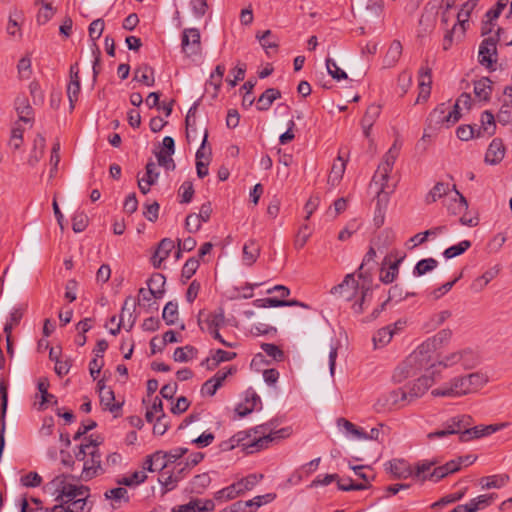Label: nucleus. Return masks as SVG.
Here are the masks:
<instances>
[{"mask_svg":"<svg viewBox=\"0 0 512 512\" xmlns=\"http://www.w3.org/2000/svg\"><path fill=\"white\" fill-rule=\"evenodd\" d=\"M69 479L67 475H58L47 483L45 490L55 496L58 505H63V512H89V488L73 484Z\"/></svg>","mask_w":512,"mask_h":512,"instance_id":"1","label":"nucleus"},{"mask_svg":"<svg viewBox=\"0 0 512 512\" xmlns=\"http://www.w3.org/2000/svg\"><path fill=\"white\" fill-rule=\"evenodd\" d=\"M401 147L402 142L399 139H395L392 146L383 156V159L372 178L371 186L376 187V198L378 206H380L382 203L386 205L389 199V195L392 194L395 190L396 185L390 184L389 179L395 161L400 154Z\"/></svg>","mask_w":512,"mask_h":512,"instance_id":"2","label":"nucleus"},{"mask_svg":"<svg viewBox=\"0 0 512 512\" xmlns=\"http://www.w3.org/2000/svg\"><path fill=\"white\" fill-rule=\"evenodd\" d=\"M270 424L259 425L255 428L254 433L260 434L258 437H254L249 440L250 435L246 431H240L231 438V445L229 448H234L235 445H240L248 453H254L260 451L269 446V444L276 439H283L291 434V428H281L276 431H270Z\"/></svg>","mask_w":512,"mask_h":512,"instance_id":"3","label":"nucleus"},{"mask_svg":"<svg viewBox=\"0 0 512 512\" xmlns=\"http://www.w3.org/2000/svg\"><path fill=\"white\" fill-rule=\"evenodd\" d=\"M488 382V377L480 372L457 376L431 391L433 397L458 398L474 393Z\"/></svg>","mask_w":512,"mask_h":512,"instance_id":"4","label":"nucleus"},{"mask_svg":"<svg viewBox=\"0 0 512 512\" xmlns=\"http://www.w3.org/2000/svg\"><path fill=\"white\" fill-rule=\"evenodd\" d=\"M432 352L428 348H424V343H421L404 361L399 365L394 374L393 380L395 382H402L408 377L415 376L420 371H437L438 361L432 360Z\"/></svg>","mask_w":512,"mask_h":512,"instance_id":"5","label":"nucleus"},{"mask_svg":"<svg viewBox=\"0 0 512 512\" xmlns=\"http://www.w3.org/2000/svg\"><path fill=\"white\" fill-rule=\"evenodd\" d=\"M370 283L371 282L363 281V283L359 285L358 281L355 279V274L351 273L347 274L340 284L332 287L330 292L345 301H352L360 293L359 302H355L352 306L354 312L360 314L363 312V303L370 290Z\"/></svg>","mask_w":512,"mask_h":512,"instance_id":"6","label":"nucleus"},{"mask_svg":"<svg viewBox=\"0 0 512 512\" xmlns=\"http://www.w3.org/2000/svg\"><path fill=\"white\" fill-rule=\"evenodd\" d=\"M478 363V354L471 348H463L443 355L438 361V366L451 368L460 365L463 369L467 370L476 367Z\"/></svg>","mask_w":512,"mask_h":512,"instance_id":"7","label":"nucleus"},{"mask_svg":"<svg viewBox=\"0 0 512 512\" xmlns=\"http://www.w3.org/2000/svg\"><path fill=\"white\" fill-rule=\"evenodd\" d=\"M409 405L404 389L397 388L382 393L374 403V409L378 413L397 410Z\"/></svg>","mask_w":512,"mask_h":512,"instance_id":"8","label":"nucleus"},{"mask_svg":"<svg viewBox=\"0 0 512 512\" xmlns=\"http://www.w3.org/2000/svg\"><path fill=\"white\" fill-rule=\"evenodd\" d=\"M435 375V371L429 372L402 387L409 404L421 398L429 390L436 381Z\"/></svg>","mask_w":512,"mask_h":512,"instance_id":"9","label":"nucleus"},{"mask_svg":"<svg viewBox=\"0 0 512 512\" xmlns=\"http://www.w3.org/2000/svg\"><path fill=\"white\" fill-rule=\"evenodd\" d=\"M500 32H502V29L498 28L495 35H491L481 42L478 56L480 64L491 67L493 63L496 62L497 59L493 57H495L497 53L496 45L499 41Z\"/></svg>","mask_w":512,"mask_h":512,"instance_id":"10","label":"nucleus"},{"mask_svg":"<svg viewBox=\"0 0 512 512\" xmlns=\"http://www.w3.org/2000/svg\"><path fill=\"white\" fill-rule=\"evenodd\" d=\"M189 473L186 471V468L183 466V462L180 461L174 465L173 469L168 471H163L158 478L159 483L166 491H171L175 489L178 483Z\"/></svg>","mask_w":512,"mask_h":512,"instance_id":"11","label":"nucleus"},{"mask_svg":"<svg viewBox=\"0 0 512 512\" xmlns=\"http://www.w3.org/2000/svg\"><path fill=\"white\" fill-rule=\"evenodd\" d=\"M200 32L197 28L185 29L182 33V51L188 56H196L201 53Z\"/></svg>","mask_w":512,"mask_h":512,"instance_id":"12","label":"nucleus"},{"mask_svg":"<svg viewBox=\"0 0 512 512\" xmlns=\"http://www.w3.org/2000/svg\"><path fill=\"white\" fill-rule=\"evenodd\" d=\"M81 91L78 63L70 66V81L67 85V97L70 104V110L75 108Z\"/></svg>","mask_w":512,"mask_h":512,"instance_id":"13","label":"nucleus"},{"mask_svg":"<svg viewBox=\"0 0 512 512\" xmlns=\"http://www.w3.org/2000/svg\"><path fill=\"white\" fill-rule=\"evenodd\" d=\"M100 470L101 455L98 448L96 453H93L87 460H85L79 479L88 481L95 477Z\"/></svg>","mask_w":512,"mask_h":512,"instance_id":"14","label":"nucleus"},{"mask_svg":"<svg viewBox=\"0 0 512 512\" xmlns=\"http://www.w3.org/2000/svg\"><path fill=\"white\" fill-rule=\"evenodd\" d=\"M258 405H261V399L259 395L254 390L249 389L245 392L244 402L237 405L235 412L240 417H245L253 410L257 409Z\"/></svg>","mask_w":512,"mask_h":512,"instance_id":"15","label":"nucleus"},{"mask_svg":"<svg viewBox=\"0 0 512 512\" xmlns=\"http://www.w3.org/2000/svg\"><path fill=\"white\" fill-rule=\"evenodd\" d=\"M452 335V330L448 328L442 329L439 332H437L434 336L428 338L423 342L424 348L426 347L430 349L432 353H434L437 349H440L447 345L450 342Z\"/></svg>","mask_w":512,"mask_h":512,"instance_id":"16","label":"nucleus"},{"mask_svg":"<svg viewBox=\"0 0 512 512\" xmlns=\"http://www.w3.org/2000/svg\"><path fill=\"white\" fill-rule=\"evenodd\" d=\"M100 403L104 409L114 412L120 408V404L115 403V395L110 387H106L104 382L100 380L97 383Z\"/></svg>","mask_w":512,"mask_h":512,"instance_id":"17","label":"nucleus"},{"mask_svg":"<svg viewBox=\"0 0 512 512\" xmlns=\"http://www.w3.org/2000/svg\"><path fill=\"white\" fill-rule=\"evenodd\" d=\"M175 248V242L170 238H164L158 244V247L152 257L153 265L156 268L161 266V263L167 259L171 251Z\"/></svg>","mask_w":512,"mask_h":512,"instance_id":"18","label":"nucleus"},{"mask_svg":"<svg viewBox=\"0 0 512 512\" xmlns=\"http://www.w3.org/2000/svg\"><path fill=\"white\" fill-rule=\"evenodd\" d=\"M15 110L18 114L19 121L32 123L34 120V111L29 100L24 96H18L15 99Z\"/></svg>","mask_w":512,"mask_h":512,"instance_id":"19","label":"nucleus"},{"mask_svg":"<svg viewBox=\"0 0 512 512\" xmlns=\"http://www.w3.org/2000/svg\"><path fill=\"white\" fill-rule=\"evenodd\" d=\"M504 155L505 147L502 140L495 138L486 151L485 161L489 164H497L504 158Z\"/></svg>","mask_w":512,"mask_h":512,"instance_id":"20","label":"nucleus"},{"mask_svg":"<svg viewBox=\"0 0 512 512\" xmlns=\"http://www.w3.org/2000/svg\"><path fill=\"white\" fill-rule=\"evenodd\" d=\"M472 424V418L469 415H460L453 417L450 419L445 425L448 429V433L459 434V439L461 440L462 433L466 427H469Z\"/></svg>","mask_w":512,"mask_h":512,"instance_id":"21","label":"nucleus"},{"mask_svg":"<svg viewBox=\"0 0 512 512\" xmlns=\"http://www.w3.org/2000/svg\"><path fill=\"white\" fill-rule=\"evenodd\" d=\"M207 131L205 132L204 139L202 141L201 147L196 152V170L199 178H204L208 175V166L210 163L209 155H205L204 147L207 141Z\"/></svg>","mask_w":512,"mask_h":512,"instance_id":"22","label":"nucleus"},{"mask_svg":"<svg viewBox=\"0 0 512 512\" xmlns=\"http://www.w3.org/2000/svg\"><path fill=\"white\" fill-rule=\"evenodd\" d=\"M461 469V461H449L442 466L434 468L428 479L435 482L443 479L449 474L455 473Z\"/></svg>","mask_w":512,"mask_h":512,"instance_id":"23","label":"nucleus"},{"mask_svg":"<svg viewBox=\"0 0 512 512\" xmlns=\"http://www.w3.org/2000/svg\"><path fill=\"white\" fill-rule=\"evenodd\" d=\"M402 44L399 40H393L384 56L383 64L386 68L394 67L402 55Z\"/></svg>","mask_w":512,"mask_h":512,"instance_id":"24","label":"nucleus"},{"mask_svg":"<svg viewBox=\"0 0 512 512\" xmlns=\"http://www.w3.org/2000/svg\"><path fill=\"white\" fill-rule=\"evenodd\" d=\"M402 261V258L395 260L394 262H390L388 264V267L386 268L385 265L387 264L386 260L383 263V267L380 270V281L384 284L392 283L399 273V265Z\"/></svg>","mask_w":512,"mask_h":512,"instance_id":"25","label":"nucleus"},{"mask_svg":"<svg viewBox=\"0 0 512 512\" xmlns=\"http://www.w3.org/2000/svg\"><path fill=\"white\" fill-rule=\"evenodd\" d=\"M492 91V81L488 77H482L474 82V94L480 100L489 101Z\"/></svg>","mask_w":512,"mask_h":512,"instance_id":"26","label":"nucleus"},{"mask_svg":"<svg viewBox=\"0 0 512 512\" xmlns=\"http://www.w3.org/2000/svg\"><path fill=\"white\" fill-rule=\"evenodd\" d=\"M510 480L508 474H495L491 476L482 477L479 481L482 489L502 488Z\"/></svg>","mask_w":512,"mask_h":512,"instance_id":"27","label":"nucleus"},{"mask_svg":"<svg viewBox=\"0 0 512 512\" xmlns=\"http://www.w3.org/2000/svg\"><path fill=\"white\" fill-rule=\"evenodd\" d=\"M431 70L430 68L426 67H422L420 70H419V89H420V92H419V96H418V101L420 99L422 100H426L428 98V96L430 95V91H431Z\"/></svg>","mask_w":512,"mask_h":512,"instance_id":"28","label":"nucleus"},{"mask_svg":"<svg viewBox=\"0 0 512 512\" xmlns=\"http://www.w3.org/2000/svg\"><path fill=\"white\" fill-rule=\"evenodd\" d=\"M495 118L494 115L486 110L481 115V127L477 128V137L492 136L495 132Z\"/></svg>","mask_w":512,"mask_h":512,"instance_id":"29","label":"nucleus"},{"mask_svg":"<svg viewBox=\"0 0 512 512\" xmlns=\"http://www.w3.org/2000/svg\"><path fill=\"white\" fill-rule=\"evenodd\" d=\"M477 5V0H468L463 4L462 8L457 14V25H459L460 36H464L465 24L468 23L469 17L473 9Z\"/></svg>","mask_w":512,"mask_h":512,"instance_id":"30","label":"nucleus"},{"mask_svg":"<svg viewBox=\"0 0 512 512\" xmlns=\"http://www.w3.org/2000/svg\"><path fill=\"white\" fill-rule=\"evenodd\" d=\"M452 190L455 192V197L448 205V211L452 215H460L467 211L468 202L467 199L457 190L456 185H452Z\"/></svg>","mask_w":512,"mask_h":512,"instance_id":"31","label":"nucleus"},{"mask_svg":"<svg viewBox=\"0 0 512 512\" xmlns=\"http://www.w3.org/2000/svg\"><path fill=\"white\" fill-rule=\"evenodd\" d=\"M281 97V92L275 88L266 89L257 101V109L259 111L268 110L272 103Z\"/></svg>","mask_w":512,"mask_h":512,"instance_id":"32","label":"nucleus"},{"mask_svg":"<svg viewBox=\"0 0 512 512\" xmlns=\"http://www.w3.org/2000/svg\"><path fill=\"white\" fill-rule=\"evenodd\" d=\"M260 255V246L258 243L251 239L243 246V262L247 266H251L256 262Z\"/></svg>","mask_w":512,"mask_h":512,"instance_id":"33","label":"nucleus"},{"mask_svg":"<svg viewBox=\"0 0 512 512\" xmlns=\"http://www.w3.org/2000/svg\"><path fill=\"white\" fill-rule=\"evenodd\" d=\"M104 496L106 499L112 500V506L114 508L120 507L122 503L129 501L128 491L124 487H116L107 490Z\"/></svg>","mask_w":512,"mask_h":512,"instance_id":"34","label":"nucleus"},{"mask_svg":"<svg viewBox=\"0 0 512 512\" xmlns=\"http://www.w3.org/2000/svg\"><path fill=\"white\" fill-rule=\"evenodd\" d=\"M134 80L146 86H153L155 82L153 69L147 64L140 65L134 72Z\"/></svg>","mask_w":512,"mask_h":512,"instance_id":"35","label":"nucleus"},{"mask_svg":"<svg viewBox=\"0 0 512 512\" xmlns=\"http://www.w3.org/2000/svg\"><path fill=\"white\" fill-rule=\"evenodd\" d=\"M375 257H376V251L374 250V248L371 247L368 250V252L365 254L363 261L359 267V270L357 273V276L359 279H362L363 281L371 282V274L369 272L370 268L366 269V267L370 263H374Z\"/></svg>","mask_w":512,"mask_h":512,"instance_id":"36","label":"nucleus"},{"mask_svg":"<svg viewBox=\"0 0 512 512\" xmlns=\"http://www.w3.org/2000/svg\"><path fill=\"white\" fill-rule=\"evenodd\" d=\"M450 190H452V187H450L448 183L437 182L427 194L425 199L426 203L431 204L436 202L447 195Z\"/></svg>","mask_w":512,"mask_h":512,"instance_id":"37","label":"nucleus"},{"mask_svg":"<svg viewBox=\"0 0 512 512\" xmlns=\"http://www.w3.org/2000/svg\"><path fill=\"white\" fill-rule=\"evenodd\" d=\"M394 335V330L392 326H386L379 329L373 336V344L375 348L384 347L387 345Z\"/></svg>","mask_w":512,"mask_h":512,"instance_id":"38","label":"nucleus"},{"mask_svg":"<svg viewBox=\"0 0 512 512\" xmlns=\"http://www.w3.org/2000/svg\"><path fill=\"white\" fill-rule=\"evenodd\" d=\"M263 478L262 474H249L248 476L240 479L239 481L235 482V484L238 487V492L244 494L247 491L252 490Z\"/></svg>","mask_w":512,"mask_h":512,"instance_id":"39","label":"nucleus"},{"mask_svg":"<svg viewBox=\"0 0 512 512\" xmlns=\"http://www.w3.org/2000/svg\"><path fill=\"white\" fill-rule=\"evenodd\" d=\"M367 19H380L384 15V1L383 0H368L366 7Z\"/></svg>","mask_w":512,"mask_h":512,"instance_id":"40","label":"nucleus"},{"mask_svg":"<svg viewBox=\"0 0 512 512\" xmlns=\"http://www.w3.org/2000/svg\"><path fill=\"white\" fill-rule=\"evenodd\" d=\"M98 448V443L95 440L86 439V442L79 446V451L75 454L76 460L84 463L90 455L97 452Z\"/></svg>","mask_w":512,"mask_h":512,"instance_id":"41","label":"nucleus"},{"mask_svg":"<svg viewBox=\"0 0 512 512\" xmlns=\"http://www.w3.org/2000/svg\"><path fill=\"white\" fill-rule=\"evenodd\" d=\"M37 388L41 394L40 409H43L46 404H57L56 397L48 392L49 382L46 378L38 381Z\"/></svg>","mask_w":512,"mask_h":512,"instance_id":"42","label":"nucleus"},{"mask_svg":"<svg viewBox=\"0 0 512 512\" xmlns=\"http://www.w3.org/2000/svg\"><path fill=\"white\" fill-rule=\"evenodd\" d=\"M164 290L140 288L139 289V304L150 306L153 299H159L162 297Z\"/></svg>","mask_w":512,"mask_h":512,"instance_id":"43","label":"nucleus"},{"mask_svg":"<svg viewBox=\"0 0 512 512\" xmlns=\"http://www.w3.org/2000/svg\"><path fill=\"white\" fill-rule=\"evenodd\" d=\"M197 349L191 345L175 349L173 359L176 362H188L196 357Z\"/></svg>","mask_w":512,"mask_h":512,"instance_id":"44","label":"nucleus"},{"mask_svg":"<svg viewBox=\"0 0 512 512\" xmlns=\"http://www.w3.org/2000/svg\"><path fill=\"white\" fill-rule=\"evenodd\" d=\"M22 19V12L15 10L14 12L10 13L9 20L7 23L6 31L8 35L12 37L18 36L21 37V30H20V24L19 20Z\"/></svg>","mask_w":512,"mask_h":512,"instance_id":"45","label":"nucleus"},{"mask_svg":"<svg viewBox=\"0 0 512 512\" xmlns=\"http://www.w3.org/2000/svg\"><path fill=\"white\" fill-rule=\"evenodd\" d=\"M346 163L345 161L339 156L337 160L333 163L329 177L328 182H330L332 185H335L339 183V181L342 179L343 174L345 172Z\"/></svg>","mask_w":512,"mask_h":512,"instance_id":"46","label":"nucleus"},{"mask_svg":"<svg viewBox=\"0 0 512 512\" xmlns=\"http://www.w3.org/2000/svg\"><path fill=\"white\" fill-rule=\"evenodd\" d=\"M438 266V261L434 258H426L417 262L413 269L414 276H422L431 272Z\"/></svg>","mask_w":512,"mask_h":512,"instance_id":"47","label":"nucleus"},{"mask_svg":"<svg viewBox=\"0 0 512 512\" xmlns=\"http://www.w3.org/2000/svg\"><path fill=\"white\" fill-rule=\"evenodd\" d=\"M497 497L496 494H483L479 495L473 499L470 500V506L472 508L473 512H476L478 510L484 509L492 504V502Z\"/></svg>","mask_w":512,"mask_h":512,"instance_id":"48","label":"nucleus"},{"mask_svg":"<svg viewBox=\"0 0 512 512\" xmlns=\"http://www.w3.org/2000/svg\"><path fill=\"white\" fill-rule=\"evenodd\" d=\"M256 38L259 40L261 46L265 49L267 54H269V49H276L278 47L277 38L272 34L270 30H266L262 34L258 32L256 34Z\"/></svg>","mask_w":512,"mask_h":512,"instance_id":"49","label":"nucleus"},{"mask_svg":"<svg viewBox=\"0 0 512 512\" xmlns=\"http://www.w3.org/2000/svg\"><path fill=\"white\" fill-rule=\"evenodd\" d=\"M207 330L220 329L225 325V315L223 309L210 313L205 320Z\"/></svg>","mask_w":512,"mask_h":512,"instance_id":"50","label":"nucleus"},{"mask_svg":"<svg viewBox=\"0 0 512 512\" xmlns=\"http://www.w3.org/2000/svg\"><path fill=\"white\" fill-rule=\"evenodd\" d=\"M471 242L469 240H462L456 245H452L445 249L443 252V255L446 259H451L456 256H459L463 254L465 251H467L471 247Z\"/></svg>","mask_w":512,"mask_h":512,"instance_id":"51","label":"nucleus"},{"mask_svg":"<svg viewBox=\"0 0 512 512\" xmlns=\"http://www.w3.org/2000/svg\"><path fill=\"white\" fill-rule=\"evenodd\" d=\"M380 106L378 105H375V104H372L370 105L362 120H361V125H362V128H371L374 124V122L376 121V119L378 118V116L380 115Z\"/></svg>","mask_w":512,"mask_h":512,"instance_id":"52","label":"nucleus"},{"mask_svg":"<svg viewBox=\"0 0 512 512\" xmlns=\"http://www.w3.org/2000/svg\"><path fill=\"white\" fill-rule=\"evenodd\" d=\"M239 495H241V493L238 492L237 485L235 483H233V484L217 491L214 494V498L219 501H227V500H232V499L238 497Z\"/></svg>","mask_w":512,"mask_h":512,"instance_id":"53","label":"nucleus"},{"mask_svg":"<svg viewBox=\"0 0 512 512\" xmlns=\"http://www.w3.org/2000/svg\"><path fill=\"white\" fill-rule=\"evenodd\" d=\"M162 317L167 325L175 324L178 317V305L172 301L168 302L162 313Z\"/></svg>","mask_w":512,"mask_h":512,"instance_id":"54","label":"nucleus"},{"mask_svg":"<svg viewBox=\"0 0 512 512\" xmlns=\"http://www.w3.org/2000/svg\"><path fill=\"white\" fill-rule=\"evenodd\" d=\"M326 68L329 75L337 81L347 79V74L343 71L332 58L326 59Z\"/></svg>","mask_w":512,"mask_h":512,"instance_id":"55","label":"nucleus"},{"mask_svg":"<svg viewBox=\"0 0 512 512\" xmlns=\"http://www.w3.org/2000/svg\"><path fill=\"white\" fill-rule=\"evenodd\" d=\"M151 457L154 465V472L159 471L161 474L163 471H168L170 465L165 458L164 451H156L155 453L151 454Z\"/></svg>","mask_w":512,"mask_h":512,"instance_id":"56","label":"nucleus"},{"mask_svg":"<svg viewBox=\"0 0 512 512\" xmlns=\"http://www.w3.org/2000/svg\"><path fill=\"white\" fill-rule=\"evenodd\" d=\"M466 492H467V488L465 487L464 489H462L459 492L448 494V495L442 497L437 502L433 503L432 504V508H436L438 506H443V505H447V504H451V503L457 502V501L461 500L465 496Z\"/></svg>","mask_w":512,"mask_h":512,"instance_id":"57","label":"nucleus"},{"mask_svg":"<svg viewBox=\"0 0 512 512\" xmlns=\"http://www.w3.org/2000/svg\"><path fill=\"white\" fill-rule=\"evenodd\" d=\"M276 495L273 493H268L265 495H259L254 497L251 500L244 501L245 504H248V508H253L252 510L255 511L259 507H261L263 504H267L275 499Z\"/></svg>","mask_w":512,"mask_h":512,"instance_id":"58","label":"nucleus"},{"mask_svg":"<svg viewBox=\"0 0 512 512\" xmlns=\"http://www.w3.org/2000/svg\"><path fill=\"white\" fill-rule=\"evenodd\" d=\"M261 348L267 356L271 357L273 360L278 362L284 360V352L277 345L272 343H263Z\"/></svg>","mask_w":512,"mask_h":512,"instance_id":"59","label":"nucleus"},{"mask_svg":"<svg viewBox=\"0 0 512 512\" xmlns=\"http://www.w3.org/2000/svg\"><path fill=\"white\" fill-rule=\"evenodd\" d=\"M199 267V261L196 258H189L181 271V277L185 280H189L197 271Z\"/></svg>","mask_w":512,"mask_h":512,"instance_id":"60","label":"nucleus"},{"mask_svg":"<svg viewBox=\"0 0 512 512\" xmlns=\"http://www.w3.org/2000/svg\"><path fill=\"white\" fill-rule=\"evenodd\" d=\"M284 304V299L273 297L256 299L253 302V305L257 308L283 307Z\"/></svg>","mask_w":512,"mask_h":512,"instance_id":"61","label":"nucleus"},{"mask_svg":"<svg viewBox=\"0 0 512 512\" xmlns=\"http://www.w3.org/2000/svg\"><path fill=\"white\" fill-rule=\"evenodd\" d=\"M387 469L396 478H402L405 476L406 464L401 460H393L388 463Z\"/></svg>","mask_w":512,"mask_h":512,"instance_id":"62","label":"nucleus"},{"mask_svg":"<svg viewBox=\"0 0 512 512\" xmlns=\"http://www.w3.org/2000/svg\"><path fill=\"white\" fill-rule=\"evenodd\" d=\"M211 483V478L208 473H202L196 475L193 478L192 485L196 492L200 493L202 490L207 488Z\"/></svg>","mask_w":512,"mask_h":512,"instance_id":"63","label":"nucleus"},{"mask_svg":"<svg viewBox=\"0 0 512 512\" xmlns=\"http://www.w3.org/2000/svg\"><path fill=\"white\" fill-rule=\"evenodd\" d=\"M457 137L462 141H468L473 137H477V129L470 125H462L457 128Z\"/></svg>","mask_w":512,"mask_h":512,"instance_id":"64","label":"nucleus"}]
</instances>
